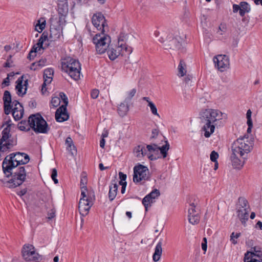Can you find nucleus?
Masks as SVG:
<instances>
[{
	"mask_svg": "<svg viewBox=\"0 0 262 262\" xmlns=\"http://www.w3.org/2000/svg\"><path fill=\"white\" fill-rule=\"evenodd\" d=\"M92 205L93 203L89 199L80 198L78 206L80 214L83 216H86Z\"/></svg>",
	"mask_w": 262,
	"mask_h": 262,
	"instance_id": "obj_17",
	"label": "nucleus"
},
{
	"mask_svg": "<svg viewBox=\"0 0 262 262\" xmlns=\"http://www.w3.org/2000/svg\"><path fill=\"white\" fill-rule=\"evenodd\" d=\"M196 209V207L194 203H190L189 204V207L188 210V219L189 222L192 225H196L199 223L200 221V215L199 213H195V215H192L193 213L198 211Z\"/></svg>",
	"mask_w": 262,
	"mask_h": 262,
	"instance_id": "obj_16",
	"label": "nucleus"
},
{
	"mask_svg": "<svg viewBox=\"0 0 262 262\" xmlns=\"http://www.w3.org/2000/svg\"><path fill=\"white\" fill-rule=\"evenodd\" d=\"M23 76H21L18 78L16 80V85L15 86V89L17 90V94L19 96H23L26 93L27 91V85H28V80H26L25 81L24 83L23 84Z\"/></svg>",
	"mask_w": 262,
	"mask_h": 262,
	"instance_id": "obj_20",
	"label": "nucleus"
},
{
	"mask_svg": "<svg viewBox=\"0 0 262 262\" xmlns=\"http://www.w3.org/2000/svg\"><path fill=\"white\" fill-rule=\"evenodd\" d=\"M230 241H231L232 243L234 245H235L237 243V242L236 240H235V236H234V232H232L230 235Z\"/></svg>",
	"mask_w": 262,
	"mask_h": 262,
	"instance_id": "obj_56",
	"label": "nucleus"
},
{
	"mask_svg": "<svg viewBox=\"0 0 262 262\" xmlns=\"http://www.w3.org/2000/svg\"><path fill=\"white\" fill-rule=\"evenodd\" d=\"M241 8V7L240 4H239V5H236V4L233 5V12L234 13H236L238 11H239V12Z\"/></svg>",
	"mask_w": 262,
	"mask_h": 262,
	"instance_id": "obj_52",
	"label": "nucleus"
},
{
	"mask_svg": "<svg viewBox=\"0 0 262 262\" xmlns=\"http://www.w3.org/2000/svg\"><path fill=\"white\" fill-rule=\"evenodd\" d=\"M238 205L239 206V209L250 208L247 200L243 197L238 198Z\"/></svg>",
	"mask_w": 262,
	"mask_h": 262,
	"instance_id": "obj_38",
	"label": "nucleus"
},
{
	"mask_svg": "<svg viewBox=\"0 0 262 262\" xmlns=\"http://www.w3.org/2000/svg\"><path fill=\"white\" fill-rule=\"evenodd\" d=\"M255 227L262 229V222L261 221H258L255 225Z\"/></svg>",
	"mask_w": 262,
	"mask_h": 262,
	"instance_id": "obj_64",
	"label": "nucleus"
},
{
	"mask_svg": "<svg viewBox=\"0 0 262 262\" xmlns=\"http://www.w3.org/2000/svg\"><path fill=\"white\" fill-rule=\"evenodd\" d=\"M92 22L94 26L101 33H104L107 29V25L104 16L101 13H97L93 16Z\"/></svg>",
	"mask_w": 262,
	"mask_h": 262,
	"instance_id": "obj_14",
	"label": "nucleus"
},
{
	"mask_svg": "<svg viewBox=\"0 0 262 262\" xmlns=\"http://www.w3.org/2000/svg\"><path fill=\"white\" fill-rule=\"evenodd\" d=\"M10 125H8L2 132V138L0 139V151L6 152L16 145V140L13 138L10 133Z\"/></svg>",
	"mask_w": 262,
	"mask_h": 262,
	"instance_id": "obj_7",
	"label": "nucleus"
},
{
	"mask_svg": "<svg viewBox=\"0 0 262 262\" xmlns=\"http://www.w3.org/2000/svg\"><path fill=\"white\" fill-rule=\"evenodd\" d=\"M111 41L110 37L104 34V33L96 34L93 38V42L95 45L96 52L99 54L105 52L108 48Z\"/></svg>",
	"mask_w": 262,
	"mask_h": 262,
	"instance_id": "obj_8",
	"label": "nucleus"
},
{
	"mask_svg": "<svg viewBox=\"0 0 262 262\" xmlns=\"http://www.w3.org/2000/svg\"><path fill=\"white\" fill-rule=\"evenodd\" d=\"M223 114L218 110L206 109L200 114V119L204 124L202 130L204 132V136L209 138L214 132L215 126L218 121L223 119Z\"/></svg>",
	"mask_w": 262,
	"mask_h": 262,
	"instance_id": "obj_1",
	"label": "nucleus"
},
{
	"mask_svg": "<svg viewBox=\"0 0 262 262\" xmlns=\"http://www.w3.org/2000/svg\"><path fill=\"white\" fill-rule=\"evenodd\" d=\"M250 252H247L245 254L244 257V261L245 262H262V259H260L259 260L256 259H253L250 257V255L249 256Z\"/></svg>",
	"mask_w": 262,
	"mask_h": 262,
	"instance_id": "obj_40",
	"label": "nucleus"
},
{
	"mask_svg": "<svg viewBox=\"0 0 262 262\" xmlns=\"http://www.w3.org/2000/svg\"><path fill=\"white\" fill-rule=\"evenodd\" d=\"M149 170L146 166L139 164L134 167L133 181L138 183L148 178Z\"/></svg>",
	"mask_w": 262,
	"mask_h": 262,
	"instance_id": "obj_13",
	"label": "nucleus"
},
{
	"mask_svg": "<svg viewBox=\"0 0 262 262\" xmlns=\"http://www.w3.org/2000/svg\"><path fill=\"white\" fill-rule=\"evenodd\" d=\"M247 123L249 127H253L252 121L251 118L247 119Z\"/></svg>",
	"mask_w": 262,
	"mask_h": 262,
	"instance_id": "obj_63",
	"label": "nucleus"
},
{
	"mask_svg": "<svg viewBox=\"0 0 262 262\" xmlns=\"http://www.w3.org/2000/svg\"><path fill=\"white\" fill-rule=\"evenodd\" d=\"M57 176V170L55 168L52 169L51 178L55 184H57L58 183V181L56 178Z\"/></svg>",
	"mask_w": 262,
	"mask_h": 262,
	"instance_id": "obj_45",
	"label": "nucleus"
},
{
	"mask_svg": "<svg viewBox=\"0 0 262 262\" xmlns=\"http://www.w3.org/2000/svg\"><path fill=\"white\" fill-rule=\"evenodd\" d=\"M55 216V210L54 209H52L50 210V211L48 213V219L49 220H51Z\"/></svg>",
	"mask_w": 262,
	"mask_h": 262,
	"instance_id": "obj_51",
	"label": "nucleus"
},
{
	"mask_svg": "<svg viewBox=\"0 0 262 262\" xmlns=\"http://www.w3.org/2000/svg\"><path fill=\"white\" fill-rule=\"evenodd\" d=\"M250 256L254 255L259 258H260L262 256V252L260 250H258L256 247H254L253 248V251L252 252H250Z\"/></svg>",
	"mask_w": 262,
	"mask_h": 262,
	"instance_id": "obj_43",
	"label": "nucleus"
},
{
	"mask_svg": "<svg viewBox=\"0 0 262 262\" xmlns=\"http://www.w3.org/2000/svg\"><path fill=\"white\" fill-rule=\"evenodd\" d=\"M230 159L232 162V165L235 168L241 169L244 166L246 160L243 157H239L238 155L232 153Z\"/></svg>",
	"mask_w": 262,
	"mask_h": 262,
	"instance_id": "obj_21",
	"label": "nucleus"
},
{
	"mask_svg": "<svg viewBox=\"0 0 262 262\" xmlns=\"http://www.w3.org/2000/svg\"><path fill=\"white\" fill-rule=\"evenodd\" d=\"M58 97H60V100H62L64 104L62 105L57 109L55 113V119L56 121L62 122L66 121L69 118V115L67 111V106L68 104V99L66 95L63 92H60L59 94Z\"/></svg>",
	"mask_w": 262,
	"mask_h": 262,
	"instance_id": "obj_10",
	"label": "nucleus"
},
{
	"mask_svg": "<svg viewBox=\"0 0 262 262\" xmlns=\"http://www.w3.org/2000/svg\"><path fill=\"white\" fill-rule=\"evenodd\" d=\"M119 178L120 179V181H119V184H124V182H125V180L126 179V175L125 174H124L122 172H119Z\"/></svg>",
	"mask_w": 262,
	"mask_h": 262,
	"instance_id": "obj_48",
	"label": "nucleus"
},
{
	"mask_svg": "<svg viewBox=\"0 0 262 262\" xmlns=\"http://www.w3.org/2000/svg\"><path fill=\"white\" fill-rule=\"evenodd\" d=\"M118 191V185L115 180L112 181L111 185L110 186L108 192V198L111 201H112L116 198Z\"/></svg>",
	"mask_w": 262,
	"mask_h": 262,
	"instance_id": "obj_27",
	"label": "nucleus"
},
{
	"mask_svg": "<svg viewBox=\"0 0 262 262\" xmlns=\"http://www.w3.org/2000/svg\"><path fill=\"white\" fill-rule=\"evenodd\" d=\"M146 156L151 161L156 160L157 157L154 154L158 153L159 151V147L156 144L147 145L146 147Z\"/></svg>",
	"mask_w": 262,
	"mask_h": 262,
	"instance_id": "obj_22",
	"label": "nucleus"
},
{
	"mask_svg": "<svg viewBox=\"0 0 262 262\" xmlns=\"http://www.w3.org/2000/svg\"><path fill=\"white\" fill-rule=\"evenodd\" d=\"M137 92L136 89H133L130 91L126 92V97L124 99V102L127 103H130L132 99L135 95Z\"/></svg>",
	"mask_w": 262,
	"mask_h": 262,
	"instance_id": "obj_36",
	"label": "nucleus"
},
{
	"mask_svg": "<svg viewBox=\"0 0 262 262\" xmlns=\"http://www.w3.org/2000/svg\"><path fill=\"white\" fill-rule=\"evenodd\" d=\"M226 29L227 27L226 24H221L219 27L217 33H219L220 35H223L226 32Z\"/></svg>",
	"mask_w": 262,
	"mask_h": 262,
	"instance_id": "obj_47",
	"label": "nucleus"
},
{
	"mask_svg": "<svg viewBox=\"0 0 262 262\" xmlns=\"http://www.w3.org/2000/svg\"><path fill=\"white\" fill-rule=\"evenodd\" d=\"M105 139H103V138H102L100 141V146L101 147V148H104V146H105Z\"/></svg>",
	"mask_w": 262,
	"mask_h": 262,
	"instance_id": "obj_61",
	"label": "nucleus"
},
{
	"mask_svg": "<svg viewBox=\"0 0 262 262\" xmlns=\"http://www.w3.org/2000/svg\"><path fill=\"white\" fill-rule=\"evenodd\" d=\"M134 152L135 156L139 158L146 156L147 152L145 147L142 145H139L136 147L134 149Z\"/></svg>",
	"mask_w": 262,
	"mask_h": 262,
	"instance_id": "obj_30",
	"label": "nucleus"
},
{
	"mask_svg": "<svg viewBox=\"0 0 262 262\" xmlns=\"http://www.w3.org/2000/svg\"><path fill=\"white\" fill-rule=\"evenodd\" d=\"M108 132L107 130H104L102 134V138L104 139V138H106L108 136Z\"/></svg>",
	"mask_w": 262,
	"mask_h": 262,
	"instance_id": "obj_62",
	"label": "nucleus"
},
{
	"mask_svg": "<svg viewBox=\"0 0 262 262\" xmlns=\"http://www.w3.org/2000/svg\"><path fill=\"white\" fill-rule=\"evenodd\" d=\"M67 148L68 149L71 151L72 154H73V152H72L73 150L75 151V152L76 151V147L73 144L68 146Z\"/></svg>",
	"mask_w": 262,
	"mask_h": 262,
	"instance_id": "obj_58",
	"label": "nucleus"
},
{
	"mask_svg": "<svg viewBox=\"0 0 262 262\" xmlns=\"http://www.w3.org/2000/svg\"><path fill=\"white\" fill-rule=\"evenodd\" d=\"M48 39V37L47 35H45L44 33H43L40 37L39 38L37 43L36 44V45L37 46V47H39V50L40 49H43V43L45 41H46Z\"/></svg>",
	"mask_w": 262,
	"mask_h": 262,
	"instance_id": "obj_39",
	"label": "nucleus"
},
{
	"mask_svg": "<svg viewBox=\"0 0 262 262\" xmlns=\"http://www.w3.org/2000/svg\"><path fill=\"white\" fill-rule=\"evenodd\" d=\"M30 160L29 156L24 153L16 152L11 153L7 156L4 159L2 168L4 173L11 172L12 169L16 168L20 165H24L29 162Z\"/></svg>",
	"mask_w": 262,
	"mask_h": 262,
	"instance_id": "obj_2",
	"label": "nucleus"
},
{
	"mask_svg": "<svg viewBox=\"0 0 262 262\" xmlns=\"http://www.w3.org/2000/svg\"><path fill=\"white\" fill-rule=\"evenodd\" d=\"M29 122L31 128L36 133L47 134L50 130L47 122L39 114L30 115Z\"/></svg>",
	"mask_w": 262,
	"mask_h": 262,
	"instance_id": "obj_6",
	"label": "nucleus"
},
{
	"mask_svg": "<svg viewBox=\"0 0 262 262\" xmlns=\"http://www.w3.org/2000/svg\"><path fill=\"white\" fill-rule=\"evenodd\" d=\"M62 71L68 73L69 76L77 80L80 78L81 66L79 61L70 57H67L61 60Z\"/></svg>",
	"mask_w": 262,
	"mask_h": 262,
	"instance_id": "obj_3",
	"label": "nucleus"
},
{
	"mask_svg": "<svg viewBox=\"0 0 262 262\" xmlns=\"http://www.w3.org/2000/svg\"><path fill=\"white\" fill-rule=\"evenodd\" d=\"M15 106V109H19L18 111H12V115L15 120H19L20 119L24 114V108L21 104L17 101L14 100L12 102V107Z\"/></svg>",
	"mask_w": 262,
	"mask_h": 262,
	"instance_id": "obj_24",
	"label": "nucleus"
},
{
	"mask_svg": "<svg viewBox=\"0 0 262 262\" xmlns=\"http://www.w3.org/2000/svg\"><path fill=\"white\" fill-rule=\"evenodd\" d=\"M129 104L125 103L124 101L121 103L118 107V113L120 116H125L129 110Z\"/></svg>",
	"mask_w": 262,
	"mask_h": 262,
	"instance_id": "obj_31",
	"label": "nucleus"
},
{
	"mask_svg": "<svg viewBox=\"0 0 262 262\" xmlns=\"http://www.w3.org/2000/svg\"><path fill=\"white\" fill-rule=\"evenodd\" d=\"M240 4L241 8L239 15L243 17L245 15L246 13H248L250 11L251 8L248 3L246 2H241Z\"/></svg>",
	"mask_w": 262,
	"mask_h": 262,
	"instance_id": "obj_33",
	"label": "nucleus"
},
{
	"mask_svg": "<svg viewBox=\"0 0 262 262\" xmlns=\"http://www.w3.org/2000/svg\"><path fill=\"white\" fill-rule=\"evenodd\" d=\"M165 142V145H163L162 147H159V151H160V152L164 158L166 157L167 152L169 148V144L168 141L166 140Z\"/></svg>",
	"mask_w": 262,
	"mask_h": 262,
	"instance_id": "obj_37",
	"label": "nucleus"
},
{
	"mask_svg": "<svg viewBox=\"0 0 262 262\" xmlns=\"http://www.w3.org/2000/svg\"><path fill=\"white\" fill-rule=\"evenodd\" d=\"M252 148V146L247 138H241L235 141L231 146L232 153L238 155L239 157L248 158V154Z\"/></svg>",
	"mask_w": 262,
	"mask_h": 262,
	"instance_id": "obj_5",
	"label": "nucleus"
},
{
	"mask_svg": "<svg viewBox=\"0 0 262 262\" xmlns=\"http://www.w3.org/2000/svg\"><path fill=\"white\" fill-rule=\"evenodd\" d=\"M186 65L183 60H181L178 67L179 75L182 77L186 73Z\"/></svg>",
	"mask_w": 262,
	"mask_h": 262,
	"instance_id": "obj_34",
	"label": "nucleus"
},
{
	"mask_svg": "<svg viewBox=\"0 0 262 262\" xmlns=\"http://www.w3.org/2000/svg\"><path fill=\"white\" fill-rule=\"evenodd\" d=\"M142 99L146 101L148 103V106L150 107L152 114L154 115L160 117L159 114L158 113L157 109L155 104L152 102L150 101V98L148 97H144L142 98Z\"/></svg>",
	"mask_w": 262,
	"mask_h": 262,
	"instance_id": "obj_32",
	"label": "nucleus"
},
{
	"mask_svg": "<svg viewBox=\"0 0 262 262\" xmlns=\"http://www.w3.org/2000/svg\"><path fill=\"white\" fill-rule=\"evenodd\" d=\"M250 208L238 209L237 215L242 224H245L248 219Z\"/></svg>",
	"mask_w": 262,
	"mask_h": 262,
	"instance_id": "obj_29",
	"label": "nucleus"
},
{
	"mask_svg": "<svg viewBox=\"0 0 262 262\" xmlns=\"http://www.w3.org/2000/svg\"><path fill=\"white\" fill-rule=\"evenodd\" d=\"M210 160L213 162H216L219 158V154L217 152L213 150L211 151L210 156Z\"/></svg>",
	"mask_w": 262,
	"mask_h": 262,
	"instance_id": "obj_44",
	"label": "nucleus"
},
{
	"mask_svg": "<svg viewBox=\"0 0 262 262\" xmlns=\"http://www.w3.org/2000/svg\"><path fill=\"white\" fill-rule=\"evenodd\" d=\"M62 28L52 24L50 27V38L51 41H55L61 36Z\"/></svg>",
	"mask_w": 262,
	"mask_h": 262,
	"instance_id": "obj_23",
	"label": "nucleus"
},
{
	"mask_svg": "<svg viewBox=\"0 0 262 262\" xmlns=\"http://www.w3.org/2000/svg\"><path fill=\"white\" fill-rule=\"evenodd\" d=\"M99 91L97 89H93L91 93V97L93 99H96L99 95Z\"/></svg>",
	"mask_w": 262,
	"mask_h": 262,
	"instance_id": "obj_49",
	"label": "nucleus"
},
{
	"mask_svg": "<svg viewBox=\"0 0 262 262\" xmlns=\"http://www.w3.org/2000/svg\"><path fill=\"white\" fill-rule=\"evenodd\" d=\"M27 192V189H24L17 192V194L20 196H23Z\"/></svg>",
	"mask_w": 262,
	"mask_h": 262,
	"instance_id": "obj_60",
	"label": "nucleus"
},
{
	"mask_svg": "<svg viewBox=\"0 0 262 262\" xmlns=\"http://www.w3.org/2000/svg\"><path fill=\"white\" fill-rule=\"evenodd\" d=\"M159 41L163 43V48L165 50L177 51L182 50L183 39L180 36L173 37L172 35H169L165 40L162 37L159 39Z\"/></svg>",
	"mask_w": 262,
	"mask_h": 262,
	"instance_id": "obj_9",
	"label": "nucleus"
},
{
	"mask_svg": "<svg viewBox=\"0 0 262 262\" xmlns=\"http://www.w3.org/2000/svg\"><path fill=\"white\" fill-rule=\"evenodd\" d=\"M162 239H160L157 244L155 252L152 255V259L154 261H158L160 260L162 253Z\"/></svg>",
	"mask_w": 262,
	"mask_h": 262,
	"instance_id": "obj_26",
	"label": "nucleus"
},
{
	"mask_svg": "<svg viewBox=\"0 0 262 262\" xmlns=\"http://www.w3.org/2000/svg\"><path fill=\"white\" fill-rule=\"evenodd\" d=\"M160 194V191L155 189L149 194L146 195L142 200V204L145 207V211H147L148 206L154 202V200L158 198Z\"/></svg>",
	"mask_w": 262,
	"mask_h": 262,
	"instance_id": "obj_18",
	"label": "nucleus"
},
{
	"mask_svg": "<svg viewBox=\"0 0 262 262\" xmlns=\"http://www.w3.org/2000/svg\"><path fill=\"white\" fill-rule=\"evenodd\" d=\"M123 50L127 54H130L132 51L131 47H128L125 42L124 44L123 40L119 38L118 50L108 48L107 54L110 60H114L116 59L120 55V51Z\"/></svg>",
	"mask_w": 262,
	"mask_h": 262,
	"instance_id": "obj_12",
	"label": "nucleus"
},
{
	"mask_svg": "<svg viewBox=\"0 0 262 262\" xmlns=\"http://www.w3.org/2000/svg\"><path fill=\"white\" fill-rule=\"evenodd\" d=\"M11 172L4 173L7 177L11 176V179L7 182L9 188H15L21 185L26 179V171L24 166L12 169Z\"/></svg>",
	"mask_w": 262,
	"mask_h": 262,
	"instance_id": "obj_4",
	"label": "nucleus"
},
{
	"mask_svg": "<svg viewBox=\"0 0 262 262\" xmlns=\"http://www.w3.org/2000/svg\"><path fill=\"white\" fill-rule=\"evenodd\" d=\"M10 76V74H8L7 75V77L5 78L2 83V88H4V86H7L9 85L10 83V79H9V76Z\"/></svg>",
	"mask_w": 262,
	"mask_h": 262,
	"instance_id": "obj_50",
	"label": "nucleus"
},
{
	"mask_svg": "<svg viewBox=\"0 0 262 262\" xmlns=\"http://www.w3.org/2000/svg\"><path fill=\"white\" fill-rule=\"evenodd\" d=\"M30 128H31V127L29 120L28 121L22 120L18 125V128L20 130L29 131Z\"/></svg>",
	"mask_w": 262,
	"mask_h": 262,
	"instance_id": "obj_35",
	"label": "nucleus"
},
{
	"mask_svg": "<svg viewBox=\"0 0 262 262\" xmlns=\"http://www.w3.org/2000/svg\"><path fill=\"white\" fill-rule=\"evenodd\" d=\"M45 26H46V21H44L41 24H40V21L39 20L38 21V24H37V25L36 26L35 29L38 32H41L45 28Z\"/></svg>",
	"mask_w": 262,
	"mask_h": 262,
	"instance_id": "obj_46",
	"label": "nucleus"
},
{
	"mask_svg": "<svg viewBox=\"0 0 262 262\" xmlns=\"http://www.w3.org/2000/svg\"><path fill=\"white\" fill-rule=\"evenodd\" d=\"M120 185L122 186L121 192L122 193H124L125 191L126 182H124V184H120Z\"/></svg>",
	"mask_w": 262,
	"mask_h": 262,
	"instance_id": "obj_59",
	"label": "nucleus"
},
{
	"mask_svg": "<svg viewBox=\"0 0 262 262\" xmlns=\"http://www.w3.org/2000/svg\"><path fill=\"white\" fill-rule=\"evenodd\" d=\"M202 249L204 251L207 250V239L206 237L203 238V242L202 243Z\"/></svg>",
	"mask_w": 262,
	"mask_h": 262,
	"instance_id": "obj_54",
	"label": "nucleus"
},
{
	"mask_svg": "<svg viewBox=\"0 0 262 262\" xmlns=\"http://www.w3.org/2000/svg\"><path fill=\"white\" fill-rule=\"evenodd\" d=\"M22 256L26 261H38L40 259L39 254L36 252L35 248L32 245L26 244L21 250Z\"/></svg>",
	"mask_w": 262,
	"mask_h": 262,
	"instance_id": "obj_11",
	"label": "nucleus"
},
{
	"mask_svg": "<svg viewBox=\"0 0 262 262\" xmlns=\"http://www.w3.org/2000/svg\"><path fill=\"white\" fill-rule=\"evenodd\" d=\"M159 129L155 128L152 130V135L150 139L156 138L159 134Z\"/></svg>",
	"mask_w": 262,
	"mask_h": 262,
	"instance_id": "obj_53",
	"label": "nucleus"
},
{
	"mask_svg": "<svg viewBox=\"0 0 262 262\" xmlns=\"http://www.w3.org/2000/svg\"><path fill=\"white\" fill-rule=\"evenodd\" d=\"M69 11L67 0H59L58 3V14L67 15Z\"/></svg>",
	"mask_w": 262,
	"mask_h": 262,
	"instance_id": "obj_25",
	"label": "nucleus"
},
{
	"mask_svg": "<svg viewBox=\"0 0 262 262\" xmlns=\"http://www.w3.org/2000/svg\"><path fill=\"white\" fill-rule=\"evenodd\" d=\"M215 67L221 72L224 71L229 66V57L225 55H218L213 58Z\"/></svg>",
	"mask_w": 262,
	"mask_h": 262,
	"instance_id": "obj_15",
	"label": "nucleus"
},
{
	"mask_svg": "<svg viewBox=\"0 0 262 262\" xmlns=\"http://www.w3.org/2000/svg\"><path fill=\"white\" fill-rule=\"evenodd\" d=\"M4 111L6 114H9L12 107V102L10 93L5 91L3 96Z\"/></svg>",
	"mask_w": 262,
	"mask_h": 262,
	"instance_id": "obj_19",
	"label": "nucleus"
},
{
	"mask_svg": "<svg viewBox=\"0 0 262 262\" xmlns=\"http://www.w3.org/2000/svg\"><path fill=\"white\" fill-rule=\"evenodd\" d=\"M59 15V18L58 20L56 22L57 24V25H56V26H60L62 28V27L63 25H64L66 23V20L65 18L67 16V15H63V14H58Z\"/></svg>",
	"mask_w": 262,
	"mask_h": 262,
	"instance_id": "obj_41",
	"label": "nucleus"
},
{
	"mask_svg": "<svg viewBox=\"0 0 262 262\" xmlns=\"http://www.w3.org/2000/svg\"><path fill=\"white\" fill-rule=\"evenodd\" d=\"M72 144H73V142L72 138L70 137H67L66 140V144L67 145V146H68Z\"/></svg>",
	"mask_w": 262,
	"mask_h": 262,
	"instance_id": "obj_57",
	"label": "nucleus"
},
{
	"mask_svg": "<svg viewBox=\"0 0 262 262\" xmlns=\"http://www.w3.org/2000/svg\"><path fill=\"white\" fill-rule=\"evenodd\" d=\"M36 56V53L34 54V51H30L29 53L27 56V58L30 60H32L34 58V57Z\"/></svg>",
	"mask_w": 262,
	"mask_h": 262,
	"instance_id": "obj_55",
	"label": "nucleus"
},
{
	"mask_svg": "<svg viewBox=\"0 0 262 262\" xmlns=\"http://www.w3.org/2000/svg\"><path fill=\"white\" fill-rule=\"evenodd\" d=\"M53 73L54 71L51 68H48L45 70L43 73L44 82L43 83V87H45V86H46L47 84L51 83L52 80Z\"/></svg>",
	"mask_w": 262,
	"mask_h": 262,
	"instance_id": "obj_28",
	"label": "nucleus"
},
{
	"mask_svg": "<svg viewBox=\"0 0 262 262\" xmlns=\"http://www.w3.org/2000/svg\"><path fill=\"white\" fill-rule=\"evenodd\" d=\"M60 103V97L54 96L52 97L51 103L54 107H57Z\"/></svg>",
	"mask_w": 262,
	"mask_h": 262,
	"instance_id": "obj_42",
	"label": "nucleus"
}]
</instances>
